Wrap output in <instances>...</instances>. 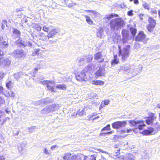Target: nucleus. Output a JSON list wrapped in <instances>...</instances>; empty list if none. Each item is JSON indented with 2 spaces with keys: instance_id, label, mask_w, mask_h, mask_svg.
<instances>
[{
  "instance_id": "obj_1",
  "label": "nucleus",
  "mask_w": 160,
  "mask_h": 160,
  "mask_svg": "<svg viewBox=\"0 0 160 160\" xmlns=\"http://www.w3.org/2000/svg\"><path fill=\"white\" fill-rule=\"evenodd\" d=\"M109 25L111 30H114L115 28L118 29L124 25V21L121 18H117L112 19L110 21Z\"/></svg>"
},
{
  "instance_id": "obj_2",
  "label": "nucleus",
  "mask_w": 160,
  "mask_h": 160,
  "mask_svg": "<svg viewBox=\"0 0 160 160\" xmlns=\"http://www.w3.org/2000/svg\"><path fill=\"white\" fill-rule=\"evenodd\" d=\"M130 45H127L122 49L119 47L118 56L120 57L122 61L126 60L130 54Z\"/></svg>"
},
{
  "instance_id": "obj_3",
  "label": "nucleus",
  "mask_w": 160,
  "mask_h": 160,
  "mask_svg": "<svg viewBox=\"0 0 160 160\" xmlns=\"http://www.w3.org/2000/svg\"><path fill=\"white\" fill-rule=\"evenodd\" d=\"M129 123L131 124V127H134L135 129L141 130L143 129L146 125L144 123L143 120L134 121L131 120L129 121Z\"/></svg>"
},
{
  "instance_id": "obj_4",
  "label": "nucleus",
  "mask_w": 160,
  "mask_h": 160,
  "mask_svg": "<svg viewBox=\"0 0 160 160\" xmlns=\"http://www.w3.org/2000/svg\"><path fill=\"white\" fill-rule=\"evenodd\" d=\"M44 85H46L48 90L52 92H56L55 83L54 81H44L42 82Z\"/></svg>"
},
{
  "instance_id": "obj_5",
  "label": "nucleus",
  "mask_w": 160,
  "mask_h": 160,
  "mask_svg": "<svg viewBox=\"0 0 160 160\" xmlns=\"http://www.w3.org/2000/svg\"><path fill=\"white\" fill-rule=\"evenodd\" d=\"M148 21L149 23L147 25L146 28L148 32H153L156 25V22L151 17H149Z\"/></svg>"
},
{
  "instance_id": "obj_6",
  "label": "nucleus",
  "mask_w": 160,
  "mask_h": 160,
  "mask_svg": "<svg viewBox=\"0 0 160 160\" xmlns=\"http://www.w3.org/2000/svg\"><path fill=\"white\" fill-rule=\"evenodd\" d=\"M14 57L17 58H21L25 57V54L22 49H16L12 53Z\"/></svg>"
},
{
  "instance_id": "obj_7",
  "label": "nucleus",
  "mask_w": 160,
  "mask_h": 160,
  "mask_svg": "<svg viewBox=\"0 0 160 160\" xmlns=\"http://www.w3.org/2000/svg\"><path fill=\"white\" fill-rule=\"evenodd\" d=\"M127 123L126 121H116L112 124V128L114 129H118L124 127L126 125Z\"/></svg>"
},
{
  "instance_id": "obj_8",
  "label": "nucleus",
  "mask_w": 160,
  "mask_h": 160,
  "mask_svg": "<svg viewBox=\"0 0 160 160\" xmlns=\"http://www.w3.org/2000/svg\"><path fill=\"white\" fill-rule=\"evenodd\" d=\"M63 158L64 160H79L81 159L78 158L76 155H73L70 152L66 153L64 155Z\"/></svg>"
},
{
  "instance_id": "obj_9",
  "label": "nucleus",
  "mask_w": 160,
  "mask_h": 160,
  "mask_svg": "<svg viewBox=\"0 0 160 160\" xmlns=\"http://www.w3.org/2000/svg\"><path fill=\"white\" fill-rule=\"evenodd\" d=\"M148 115V117H145V118H146L145 122L147 125H149L153 122L156 117L154 113L152 112L149 113Z\"/></svg>"
},
{
  "instance_id": "obj_10",
  "label": "nucleus",
  "mask_w": 160,
  "mask_h": 160,
  "mask_svg": "<svg viewBox=\"0 0 160 160\" xmlns=\"http://www.w3.org/2000/svg\"><path fill=\"white\" fill-rule=\"evenodd\" d=\"M76 80L80 82L87 81L88 78L85 73L83 72H80L75 76Z\"/></svg>"
},
{
  "instance_id": "obj_11",
  "label": "nucleus",
  "mask_w": 160,
  "mask_h": 160,
  "mask_svg": "<svg viewBox=\"0 0 160 160\" xmlns=\"http://www.w3.org/2000/svg\"><path fill=\"white\" fill-rule=\"evenodd\" d=\"M146 35L143 31H139L135 37V40L138 42L146 40Z\"/></svg>"
},
{
  "instance_id": "obj_12",
  "label": "nucleus",
  "mask_w": 160,
  "mask_h": 160,
  "mask_svg": "<svg viewBox=\"0 0 160 160\" xmlns=\"http://www.w3.org/2000/svg\"><path fill=\"white\" fill-rule=\"evenodd\" d=\"M154 131V129L151 127H148L147 129H145L142 132L143 134L145 135H149L151 134Z\"/></svg>"
},
{
  "instance_id": "obj_13",
  "label": "nucleus",
  "mask_w": 160,
  "mask_h": 160,
  "mask_svg": "<svg viewBox=\"0 0 160 160\" xmlns=\"http://www.w3.org/2000/svg\"><path fill=\"white\" fill-rule=\"evenodd\" d=\"M113 58L114 59L111 62V64L114 65L118 64L119 63V59L117 55V54L114 55Z\"/></svg>"
},
{
  "instance_id": "obj_14",
  "label": "nucleus",
  "mask_w": 160,
  "mask_h": 160,
  "mask_svg": "<svg viewBox=\"0 0 160 160\" xmlns=\"http://www.w3.org/2000/svg\"><path fill=\"white\" fill-rule=\"evenodd\" d=\"M57 33L56 30L54 28H52L51 30L48 34V39L51 38Z\"/></svg>"
},
{
  "instance_id": "obj_15",
  "label": "nucleus",
  "mask_w": 160,
  "mask_h": 160,
  "mask_svg": "<svg viewBox=\"0 0 160 160\" xmlns=\"http://www.w3.org/2000/svg\"><path fill=\"white\" fill-rule=\"evenodd\" d=\"M122 34L123 37L124 38H127L129 37V33L128 30L123 29L122 31Z\"/></svg>"
},
{
  "instance_id": "obj_16",
  "label": "nucleus",
  "mask_w": 160,
  "mask_h": 160,
  "mask_svg": "<svg viewBox=\"0 0 160 160\" xmlns=\"http://www.w3.org/2000/svg\"><path fill=\"white\" fill-rule=\"evenodd\" d=\"M102 57L101 52H98L94 54V58L95 60H98L101 59Z\"/></svg>"
},
{
  "instance_id": "obj_17",
  "label": "nucleus",
  "mask_w": 160,
  "mask_h": 160,
  "mask_svg": "<svg viewBox=\"0 0 160 160\" xmlns=\"http://www.w3.org/2000/svg\"><path fill=\"white\" fill-rule=\"evenodd\" d=\"M119 15L117 14H111L108 15L106 17L103 18V19L109 20L110 19L113 18L114 17H118Z\"/></svg>"
},
{
  "instance_id": "obj_18",
  "label": "nucleus",
  "mask_w": 160,
  "mask_h": 160,
  "mask_svg": "<svg viewBox=\"0 0 160 160\" xmlns=\"http://www.w3.org/2000/svg\"><path fill=\"white\" fill-rule=\"evenodd\" d=\"M92 83L93 85L100 86L103 85L104 82L101 80H93L92 82Z\"/></svg>"
},
{
  "instance_id": "obj_19",
  "label": "nucleus",
  "mask_w": 160,
  "mask_h": 160,
  "mask_svg": "<svg viewBox=\"0 0 160 160\" xmlns=\"http://www.w3.org/2000/svg\"><path fill=\"white\" fill-rule=\"evenodd\" d=\"M38 38L42 40H45L47 38H48V35H45L44 33L41 32L40 33L38 36Z\"/></svg>"
},
{
  "instance_id": "obj_20",
  "label": "nucleus",
  "mask_w": 160,
  "mask_h": 160,
  "mask_svg": "<svg viewBox=\"0 0 160 160\" xmlns=\"http://www.w3.org/2000/svg\"><path fill=\"white\" fill-rule=\"evenodd\" d=\"M12 32L13 34L16 36L17 38H19L21 36V33L20 31L16 29L13 28Z\"/></svg>"
},
{
  "instance_id": "obj_21",
  "label": "nucleus",
  "mask_w": 160,
  "mask_h": 160,
  "mask_svg": "<svg viewBox=\"0 0 160 160\" xmlns=\"http://www.w3.org/2000/svg\"><path fill=\"white\" fill-rule=\"evenodd\" d=\"M16 43L19 47L25 46L24 42L20 38H19L16 41Z\"/></svg>"
},
{
  "instance_id": "obj_22",
  "label": "nucleus",
  "mask_w": 160,
  "mask_h": 160,
  "mask_svg": "<svg viewBox=\"0 0 160 160\" xmlns=\"http://www.w3.org/2000/svg\"><path fill=\"white\" fill-rule=\"evenodd\" d=\"M32 28L38 31H40L41 30V27L39 25L36 23H33L32 24Z\"/></svg>"
},
{
  "instance_id": "obj_23",
  "label": "nucleus",
  "mask_w": 160,
  "mask_h": 160,
  "mask_svg": "<svg viewBox=\"0 0 160 160\" xmlns=\"http://www.w3.org/2000/svg\"><path fill=\"white\" fill-rule=\"evenodd\" d=\"M56 88L59 89L65 90L66 89L67 86L65 84H59L57 85Z\"/></svg>"
},
{
  "instance_id": "obj_24",
  "label": "nucleus",
  "mask_w": 160,
  "mask_h": 160,
  "mask_svg": "<svg viewBox=\"0 0 160 160\" xmlns=\"http://www.w3.org/2000/svg\"><path fill=\"white\" fill-rule=\"evenodd\" d=\"M84 160H96V157L94 155H92L89 156H85Z\"/></svg>"
},
{
  "instance_id": "obj_25",
  "label": "nucleus",
  "mask_w": 160,
  "mask_h": 160,
  "mask_svg": "<svg viewBox=\"0 0 160 160\" xmlns=\"http://www.w3.org/2000/svg\"><path fill=\"white\" fill-rule=\"evenodd\" d=\"M109 102V101L108 100H106L103 101L101 102V104L100 106V108H102L104 107L106 105H108Z\"/></svg>"
},
{
  "instance_id": "obj_26",
  "label": "nucleus",
  "mask_w": 160,
  "mask_h": 160,
  "mask_svg": "<svg viewBox=\"0 0 160 160\" xmlns=\"http://www.w3.org/2000/svg\"><path fill=\"white\" fill-rule=\"evenodd\" d=\"M130 30L132 36L134 37L137 32V29L134 27H131L130 28Z\"/></svg>"
},
{
  "instance_id": "obj_27",
  "label": "nucleus",
  "mask_w": 160,
  "mask_h": 160,
  "mask_svg": "<svg viewBox=\"0 0 160 160\" xmlns=\"http://www.w3.org/2000/svg\"><path fill=\"white\" fill-rule=\"evenodd\" d=\"M95 77L97 78L98 77H101L103 75L102 72V69H100L98 70L95 73Z\"/></svg>"
},
{
  "instance_id": "obj_28",
  "label": "nucleus",
  "mask_w": 160,
  "mask_h": 160,
  "mask_svg": "<svg viewBox=\"0 0 160 160\" xmlns=\"http://www.w3.org/2000/svg\"><path fill=\"white\" fill-rule=\"evenodd\" d=\"M85 17L86 18V21L89 24L91 25L93 23V21L90 19V17L88 16H85Z\"/></svg>"
},
{
  "instance_id": "obj_29",
  "label": "nucleus",
  "mask_w": 160,
  "mask_h": 160,
  "mask_svg": "<svg viewBox=\"0 0 160 160\" xmlns=\"http://www.w3.org/2000/svg\"><path fill=\"white\" fill-rule=\"evenodd\" d=\"M85 113V109H83L82 110H81L79 109L77 112L76 114H78L80 116L83 115Z\"/></svg>"
},
{
  "instance_id": "obj_30",
  "label": "nucleus",
  "mask_w": 160,
  "mask_h": 160,
  "mask_svg": "<svg viewBox=\"0 0 160 160\" xmlns=\"http://www.w3.org/2000/svg\"><path fill=\"white\" fill-rule=\"evenodd\" d=\"M12 86V82L11 81H9L6 84V87L8 89H10Z\"/></svg>"
},
{
  "instance_id": "obj_31",
  "label": "nucleus",
  "mask_w": 160,
  "mask_h": 160,
  "mask_svg": "<svg viewBox=\"0 0 160 160\" xmlns=\"http://www.w3.org/2000/svg\"><path fill=\"white\" fill-rule=\"evenodd\" d=\"M110 129V125L109 124H108L107 126H106L105 127H104L102 129V131H108Z\"/></svg>"
},
{
  "instance_id": "obj_32",
  "label": "nucleus",
  "mask_w": 160,
  "mask_h": 160,
  "mask_svg": "<svg viewBox=\"0 0 160 160\" xmlns=\"http://www.w3.org/2000/svg\"><path fill=\"white\" fill-rule=\"evenodd\" d=\"M86 72H89L92 70V67L89 65H87L85 68Z\"/></svg>"
},
{
  "instance_id": "obj_33",
  "label": "nucleus",
  "mask_w": 160,
  "mask_h": 160,
  "mask_svg": "<svg viewBox=\"0 0 160 160\" xmlns=\"http://www.w3.org/2000/svg\"><path fill=\"white\" fill-rule=\"evenodd\" d=\"M142 6L145 9L148 10H149L150 9L149 5L146 3H143Z\"/></svg>"
},
{
  "instance_id": "obj_34",
  "label": "nucleus",
  "mask_w": 160,
  "mask_h": 160,
  "mask_svg": "<svg viewBox=\"0 0 160 160\" xmlns=\"http://www.w3.org/2000/svg\"><path fill=\"white\" fill-rule=\"evenodd\" d=\"M42 30L46 32H48L49 30V28L45 26L42 27Z\"/></svg>"
},
{
  "instance_id": "obj_35",
  "label": "nucleus",
  "mask_w": 160,
  "mask_h": 160,
  "mask_svg": "<svg viewBox=\"0 0 160 160\" xmlns=\"http://www.w3.org/2000/svg\"><path fill=\"white\" fill-rule=\"evenodd\" d=\"M127 14L129 16H132L133 15V11L130 10L128 12Z\"/></svg>"
},
{
  "instance_id": "obj_36",
  "label": "nucleus",
  "mask_w": 160,
  "mask_h": 160,
  "mask_svg": "<svg viewBox=\"0 0 160 160\" xmlns=\"http://www.w3.org/2000/svg\"><path fill=\"white\" fill-rule=\"evenodd\" d=\"M92 15H93L95 17H96L98 16V14H99V13L95 11H94L92 13Z\"/></svg>"
},
{
  "instance_id": "obj_37",
  "label": "nucleus",
  "mask_w": 160,
  "mask_h": 160,
  "mask_svg": "<svg viewBox=\"0 0 160 160\" xmlns=\"http://www.w3.org/2000/svg\"><path fill=\"white\" fill-rule=\"evenodd\" d=\"M144 14H141L139 15V17L141 20H142L143 19Z\"/></svg>"
},
{
  "instance_id": "obj_38",
  "label": "nucleus",
  "mask_w": 160,
  "mask_h": 160,
  "mask_svg": "<svg viewBox=\"0 0 160 160\" xmlns=\"http://www.w3.org/2000/svg\"><path fill=\"white\" fill-rule=\"evenodd\" d=\"M130 1H133L135 4H138L139 3V1L138 0H129Z\"/></svg>"
},
{
  "instance_id": "obj_39",
  "label": "nucleus",
  "mask_w": 160,
  "mask_h": 160,
  "mask_svg": "<svg viewBox=\"0 0 160 160\" xmlns=\"http://www.w3.org/2000/svg\"><path fill=\"white\" fill-rule=\"evenodd\" d=\"M4 74L3 72H0V79H2L4 77Z\"/></svg>"
},
{
  "instance_id": "obj_40",
  "label": "nucleus",
  "mask_w": 160,
  "mask_h": 160,
  "mask_svg": "<svg viewBox=\"0 0 160 160\" xmlns=\"http://www.w3.org/2000/svg\"><path fill=\"white\" fill-rule=\"evenodd\" d=\"M43 151L44 153L47 154H49V153L48 152L47 149L46 148H44L43 149Z\"/></svg>"
},
{
  "instance_id": "obj_41",
  "label": "nucleus",
  "mask_w": 160,
  "mask_h": 160,
  "mask_svg": "<svg viewBox=\"0 0 160 160\" xmlns=\"http://www.w3.org/2000/svg\"><path fill=\"white\" fill-rule=\"evenodd\" d=\"M40 69V68H35L33 70V73H36L37 72L38 69Z\"/></svg>"
},
{
  "instance_id": "obj_42",
  "label": "nucleus",
  "mask_w": 160,
  "mask_h": 160,
  "mask_svg": "<svg viewBox=\"0 0 160 160\" xmlns=\"http://www.w3.org/2000/svg\"><path fill=\"white\" fill-rule=\"evenodd\" d=\"M4 102L3 99L1 97H0V105L2 104Z\"/></svg>"
},
{
  "instance_id": "obj_43",
  "label": "nucleus",
  "mask_w": 160,
  "mask_h": 160,
  "mask_svg": "<svg viewBox=\"0 0 160 160\" xmlns=\"http://www.w3.org/2000/svg\"><path fill=\"white\" fill-rule=\"evenodd\" d=\"M157 11L156 10H152L151 11V13L152 14H156Z\"/></svg>"
},
{
  "instance_id": "obj_44",
  "label": "nucleus",
  "mask_w": 160,
  "mask_h": 160,
  "mask_svg": "<svg viewBox=\"0 0 160 160\" xmlns=\"http://www.w3.org/2000/svg\"><path fill=\"white\" fill-rule=\"evenodd\" d=\"M94 11L92 10H86V12H89L92 13Z\"/></svg>"
},
{
  "instance_id": "obj_45",
  "label": "nucleus",
  "mask_w": 160,
  "mask_h": 160,
  "mask_svg": "<svg viewBox=\"0 0 160 160\" xmlns=\"http://www.w3.org/2000/svg\"><path fill=\"white\" fill-rule=\"evenodd\" d=\"M132 130H133V131H134V130H132V129H127L126 130V132L127 133H129Z\"/></svg>"
},
{
  "instance_id": "obj_46",
  "label": "nucleus",
  "mask_w": 160,
  "mask_h": 160,
  "mask_svg": "<svg viewBox=\"0 0 160 160\" xmlns=\"http://www.w3.org/2000/svg\"><path fill=\"white\" fill-rule=\"evenodd\" d=\"M126 131L125 130H122L120 131L121 134H123L125 133Z\"/></svg>"
},
{
  "instance_id": "obj_47",
  "label": "nucleus",
  "mask_w": 160,
  "mask_h": 160,
  "mask_svg": "<svg viewBox=\"0 0 160 160\" xmlns=\"http://www.w3.org/2000/svg\"><path fill=\"white\" fill-rule=\"evenodd\" d=\"M104 62V59L103 58H102V59H101L100 61H99L98 62L99 63H102V62Z\"/></svg>"
},
{
  "instance_id": "obj_48",
  "label": "nucleus",
  "mask_w": 160,
  "mask_h": 160,
  "mask_svg": "<svg viewBox=\"0 0 160 160\" xmlns=\"http://www.w3.org/2000/svg\"><path fill=\"white\" fill-rule=\"evenodd\" d=\"M3 54V52L0 50V56H2Z\"/></svg>"
},
{
  "instance_id": "obj_49",
  "label": "nucleus",
  "mask_w": 160,
  "mask_h": 160,
  "mask_svg": "<svg viewBox=\"0 0 160 160\" xmlns=\"http://www.w3.org/2000/svg\"><path fill=\"white\" fill-rule=\"evenodd\" d=\"M89 60H88V61L90 62L92 61V57L91 56L90 57H89Z\"/></svg>"
},
{
  "instance_id": "obj_50",
  "label": "nucleus",
  "mask_w": 160,
  "mask_h": 160,
  "mask_svg": "<svg viewBox=\"0 0 160 160\" xmlns=\"http://www.w3.org/2000/svg\"><path fill=\"white\" fill-rule=\"evenodd\" d=\"M114 132V131H111L110 132H108L107 133V134H111V133H113Z\"/></svg>"
},
{
  "instance_id": "obj_51",
  "label": "nucleus",
  "mask_w": 160,
  "mask_h": 160,
  "mask_svg": "<svg viewBox=\"0 0 160 160\" xmlns=\"http://www.w3.org/2000/svg\"><path fill=\"white\" fill-rule=\"evenodd\" d=\"M4 158L2 156H0V160H4Z\"/></svg>"
},
{
  "instance_id": "obj_52",
  "label": "nucleus",
  "mask_w": 160,
  "mask_h": 160,
  "mask_svg": "<svg viewBox=\"0 0 160 160\" xmlns=\"http://www.w3.org/2000/svg\"><path fill=\"white\" fill-rule=\"evenodd\" d=\"M39 49H37L35 50V54H36L37 53H38V52L39 51Z\"/></svg>"
},
{
  "instance_id": "obj_53",
  "label": "nucleus",
  "mask_w": 160,
  "mask_h": 160,
  "mask_svg": "<svg viewBox=\"0 0 160 160\" xmlns=\"http://www.w3.org/2000/svg\"><path fill=\"white\" fill-rule=\"evenodd\" d=\"M3 90V88L2 86H0V91H2Z\"/></svg>"
},
{
  "instance_id": "obj_54",
  "label": "nucleus",
  "mask_w": 160,
  "mask_h": 160,
  "mask_svg": "<svg viewBox=\"0 0 160 160\" xmlns=\"http://www.w3.org/2000/svg\"><path fill=\"white\" fill-rule=\"evenodd\" d=\"M55 147H56V146L55 145L52 146L51 147V149H52L53 148H55Z\"/></svg>"
},
{
  "instance_id": "obj_55",
  "label": "nucleus",
  "mask_w": 160,
  "mask_h": 160,
  "mask_svg": "<svg viewBox=\"0 0 160 160\" xmlns=\"http://www.w3.org/2000/svg\"><path fill=\"white\" fill-rule=\"evenodd\" d=\"M19 74H20L19 73H18L15 74V76H16L17 77V76H18L19 75Z\"/></svg>"
},
{
  "instance_id": "obj_56",
  "label": "nucleus",
  "mask_w": 160,
  "mask_h": 160,
  "mask_svg": "<svg viewBox=\"0 0 160 160\" xmlns=\"http://www.w3.org/2000/svg\"><path fill=\"white\" fill-rule=\"evenodd\" d=\"M98 150L100 152H103L102 151V150L100 149H99Z\"/></svg>"
},
{
  "instance_id": "obj_57",
  "label": "nucleus",
  "mask_w": 160,
  "mask_h": 160,
  "mask_svg": "<svg viewBox=\"0 0 160 160\" xmlns=\"http://www.w3.org/2000/svg\"><path fill=\"white\" fill-rule=\"evenodd\" d=\"M130 69V67H128V68L126 69H125V70H128L129 69Z\"/></svg>"
},
{
  "instance_id": "obj_58",
  "label": "nucleus",
  "mask_w": 160,
  "mask_h": 160,
  "mask_svg": "<svg viewBox=\"0 0 160 160\" xmlns=\"http://www.w3.org/2000/svg\"><path fill=\"white\" fill-rule=\"evenodd\" d=\"M2 112L1 110H0V113H1Z\"/></svg>"
},
{
  "instance_id": "obj_59",
  "label": "nucleus",
  "mask_w": 160,
  "mask_h": 160,
  "mask_svg": "<svg viewBox=\"0 0 160 160\" xmlns=\"http://www.w3.org/2000/svg\"><path fill=\"white\" fill-rule=\"evenodd\" d=\"M158 13H159V15H160V12H158Z\"/></svg>"
},
{
  "instance_id": "obj_60",
  "label": "nucleus",
  "mask_w": 160,
  "mask_h": 160,
  "mask_svg": "<svg viewBox=\"0 0 160 160\" xmlns=\"http://www.w3.org/2000/svg\"><path fill=\"white\" fill-rule=\"evenodd\" d=\"M1 121V117H0V122Z\"/></svg>"
},
{
  "instance_id": "obj_61",
  "label": "nucleus",
  "mask_w": 160,
  "mask_h": 160,
  "mask_svg": "<svg viewBox=\"0 0 160 160\" xmlns=\"http://www.w3.org/2000/svg\"><path fill=\"white\" fill-rule=\"evenodd\" d=\"M118 151H119V152L120 151V150H118Z\"/></svg>"
},
{
  "instance_id": "obj_62",
  "label": "nucleus",
  "mask_w": 160,
  "mask_h": 160,
  "mask_svg": "<svg viewBox=\"0 0 160 160\" xmlns=\"http://www.w3.org/2000/svg\"><path fill=\"white\" fill-rule=\"evenodd\" d=\"M20 76L19 77V78H20Z\"/></svg>"
}]
</instances>
